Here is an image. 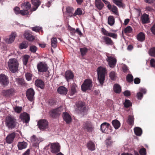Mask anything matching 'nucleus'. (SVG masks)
Masks as SVG:
<instances>
[{
    "instance_id": "393cba45",
    "label": "nucleus",
    "mask_w": 155,
    "mask_h": 155,
    "mask_svg": "<svg viewBox=\"0 0 155 155\" xmlns=\"http://www.w3.org/2000/svg\"><path fill=\"white\" fill-rule=\"evenodd\" d=\"M35 84L37 87L43 89L45 87V84L44 82L41 79H37L35 81Z\"/></svg>"
},
{
    "instance_id": "a18cd8bd",
    "label": "nucleus",
    "mask_w": 155,
    "mask_h": 155,
    "mask_svg": "<svg viewBox=\"0 0 155 155\" xmlns=\"http://www.w3.org/2000/svg\"><path fill=\"white\" fill-rule=\"evenodd\" d=\"M31 28L33 31L36 32H39L40 31H42L41 27L37 26L31 27Z\"/></svg>"
},
{
    "instance_id": "7c9ffc66",
    "label": "nucleus",
    "mask_w": 155,
    "mask_h": 155,
    "mask_svg": "<svg viewBox=\"0 0 155 155\" xmlns=\"http://www.w3.org/2000/svg\"><path fill=\"white\" fill-rule=\"evenodd\" d=\"M27 143L24 141L19 142L18 144V149L20 150L25 148L27 147Z\"/></svg>"
},
{
    "instance_id": "f704fd0d",
    "label": "nucleus",
    "mask_w": 155,
    "mask_h": 155,
    "mask_svg": "<svg viewBox=\"0 0 155 155\" xmlns=\"http://www.w3.org/2000/svg\"><path fill=\"white\" fill-rule=\"evenodd\" d=\"M108 24L111 26H113L115 23V19L112 15L109 16L108 18Z\"/></svg>"
},
{
    "instance_id": "6e6552de",
    "label": "nucleus",
    "mask_w": 155,
    "mask_h": 155,
    "mask_svg": "<svg viewBox=\"0 0 155 155\" xmlns=\"http://www.w3.org/2000/svg\"><path fill=\"white\" fill-rule=\"evenodd\" d=\"M37 68L38 71L40 72H45L47 71L48 67L47 64L43 61L40 62L37 65Z\"/></svg>"
},
{
    "instance_id": "13d9d810",
    "label": "nucleus",
    "mask_w": 155,
    "mask_h": 155,
    "mask_svg": "<svg viewBox=\"0 0 155 155\" xmlns=\"http://www.w3.org/2000/svg\"><path fill=\"white\" fill-rule=\"evenodd\" d=\"M139 152L140 155H146L147 154L146 150L144 148H142L140 149Z\"/></svg>"
},
{
    "instance_id": "f3484780",
    "label": "nucleus",
    "mask_w": 155,
    "mask_h": 155,
    "mask_svg": "<svg viewBox=\"0 0 155 155\" xmlns=\"http://www.w3.org/2000/svg\"><path fill=\"white\" fill-rule=\"evenodd\" d=\"M110 124L106 122H104L101 125V130L102 132L108 134L109 132L107 131V129H110Z\"/></svg>"
},
{
    "instance_id": "6e6d98bb",
    "label": "nucleus",
    "mask_w": 155,
    "mask_h": 155,
    "mask_svg": "<svg viewBox=\"0 0 155 155\" xmlns=\"http://www.w3.org/2000/svg\"><path fill=\"white\" fill-rule=\"evenodd\" d=\"M149 54L150 56L155 57V48L150 49L149 52Z\"/></svg>"
},
{
    "instance_id": "20e7f679",
    "label": "nucleus",
    "mask_w": 155,
    "mask_h": 155,
    "mask_svg": "<svg viewBox=\"0 0 155 155\" xmlns=\"http://www.w3.org/2000/svg\"><path fill=\"white\" fill-rule=\"evenodd\" d=\"M19 64L15 58L9 59L8 62V66L9 70L12 73L16 72L18 70Z\"/></svg>"
},
{
    "instance_id": "9d476101",
    "label": "nucleus",
    "mask_w": 155,
    "mask_h": 155,
    "mask_svg": "<svg viewBox=\"0 0 155 155\" xmlns=\"http://www.w3.org/2000/svg\"><path fill=\"white\" fill-rule=\"evenodd\" d=\"M106 60L108 62L110 67L113 68L115 66L117 60L115 57L112 56H107Z\"/></svg>"
},
{
    "instance_id": "37998d69",
    "label": "nucleus",
    "mask_w": 155,
    "mask_h": 155,
    "mask_svg": "<svg viewBox=\"0 0 155 155\" xmlns=\"http://www.w3.org/2000/svg\"><path fill=\"white\" fill-rule=\"evenodd\" d=\"M124 104L125 107L128 108L132 106V103L129 100L126 99Z\"/></svg>"
},
{
    "instance_id": "a19ab883",
    "label": "nucleus",
    "mask_w": 155,
    "mask_h": 155,
    "mask_svg": "<svg viewBox=\"0 0 155 155\" xmlns=\"http://www.w3.org/2000/svg\"><path fill=\"white\" fill-rule=\"evenodd\" d=\"M66 12L67 14L71 16H72L73 15V12L74 9L72 7H68L66 8Z\"/></svg>"
},
{
    "instance_id": "8fccbe9b",
    "label": "nucleus",
    "mask_w": 155,
    "mask_h": 155,
    "mask_svg": "<svg viewBox=\"0 0 155 155\" xmlns=\"http://www.w3.org/2000/svg\"><path fill=\"white\" fill-rule=\"evenodd\" d=\"M132 28L130 26H128L125 28L124 32L125 33H130L132 31Z\"/></svg>"
},
{
    "instance_id": "49530a36",
    "label": "nucleus",
    "mask_w": 155,
    "mask_h": 155,
    "mask_svg": "<svg viewBox=\"0 0 155 155\" xmlns=\"http://www.w3.org/2000/svg\"><path fill=\"white\" fill-rule=\"evenodd\" d=\"M87 49L86 48H80V51L81 55L83 56L85 55L87 52Z\"/></svg>"
},
{
    "instance_id": "4be33fe9",
    "label": "nucleus",
    "mask_w": 155,
    "mask_h": 155,
    "mask_svg": "<svg viewBox=\"0 0 155 155\" xmlns=\"http://www.w3.org/2000/svg\"><path fill=\"white\" fill-rule=\"evenodd\" d=\"M31 2L35 7L32 8L31 10V12L35 11L41 4V2L39 0H31Z\"/></svg>"
},
{
    "instance_id": "de8ad7c7",
    "label": "nucleus",
    "mask_w": 155,
    "mask_h": 155,
    "mask_svg": "<svg viewBox=\"0 0 155 155\" xmlns=\"http://www.w3.org/2000/svg\"><path fill=\"white\" fill-rule=\"evenodd\" d=\"M28 46V44L27 43L23 42L20 44L19 48L21 49L26 48Z\"/></svg>"
},
{
    "instance_id": "72a5a7b5",
    "label": "nucleus",
    "mask_w": 155,
    "mask_h": 155,
    "mask_svg": "<svg viewBox=\"0 0 155 155\" xmlns=\"http://www.w3.org/2000/svg\"><path fill=\"white\" fill-rule=\"evenodd\" d=\"M134 131L135 134L137 136H140L142 133V130L141 128L137 127L134 128Z\"/></svg>"
},
{
    "instance_id": "c9c22d12",
    "label": "nucleus",
    "mask_w": 155,
    "mask_h": 155,
    "mask_svg": "<svg viewBox=\"0 0 155 155\" xmlns=\"http://www.w3.org/2000/svg\"><path fill=\"white\" fill-rule=\"evenodd\" d=\"M137 38L138 41H143L145 39L144 34L142 32H140L137 35Z\"/></svg>"
},
{
    "instance_id": "69168bd1",
    "label": "nucleus",
    "mask_w": 155,
    "mask_h": 155,
    "mask_svg": "<svg viewBox=\"0 0 155 155\" xmlns=\"http://www.w3.org/2000/svg\"><path fill=\"white\" fill-rule=\"evenodd\" d=\"M150 30L152 33L155 35V24L151 28Z\"/></svg>"
},
{
    "instance_id": "052dcab7",
    "label": "nucleus",
    "mask_w": 155,
    "mask_h": 155,
    "mask_svg": "<svg viewBox=\"0 0 155 155\" xmlns=\"http://www.w3.org/2000/svg\"><path fill=\"white\" fill-rule=\"evenodd\" d=\"M68 29L72 35H74L76 33V30L75 29L71 27L69 25H68Z\"/></svg>"
},
{
    "instance_id": "0e129e2a",
    "label": "nucleus",
    "mask_w": 155,
    "mask_h": 155,
    "mask_svg": "<svg viewBox=\"0 0 155 155\" xmlns=\"http://www.w3.org/2000/svg\"><path fill=\"white\" fill-rule=\"evenodd\" d=\"M137 96L138 99L141 100L143 97V94L141 92H139L137 93Z\"/></svg>"
},
{
    "instance_id": "412c9836",
    "label": "nucleus",
    "mask_w": 155,
    "mask_h": 155,
    "mask_svg": "<svg viewBox=\"0 0 155 155\" xmlns=\"http://www.w3.org/2000/svg\"><path fill=\"white\" fill-rule=\"evenodd\" d=\"M65 77L67 81L68 82L69 80L73 79L74 75L71 71L68 70L65 72Z\"/></svg>"
},
{
    "instance_id": "864d4df0",
    "label": "nucleus",
    "mask_w": 155,
    "mask_h": 155,
    "mask_svg": "<svg viewBox=\"0 0 155 155\" xmlns=\"http://www.w3.org/2000/svg\"><path fill=\"white\" fill-rule=\"evenodd\" d=\"M82 11L80 8H78L75 11L74 14H73L74 16H76V15H80L82 14Z\"/></svg>"
},
{
    "instance_id": "f03ea898",
    "label": "nucleus",
    "mask_w": 155,
    "mask_h": 155,
    "mask_svg": "<svg viewBox=\"0 0 155 155\" xmlns=\"http://www.w3.org/2000/svg\"><path fill=\"white\" fill-rule=\"evenodd\" d=\"M5 124L8 129H12L16 127L18 123L14 117L8 115L5 118Z\"/></svg>"
},
{
    "instance_id": "c756f323",
    "label": "nucleus",
    "mask_w": 155,
    "mask_h": 155,
    "mask_svg": "<svg viewBox=\"0 0 155 155\" xmlns=\"http://www.w3.org/2000/svg\"><path fill=\"white\" fill-rule=\"evenodd\" d=\"M95 4L96 7L99 10L102 9L104 6V4L101 0H95Z\"/></svg>"
},
{
    "instance_id": "cd10ccee",
    "label": "nucleus",
    "mask_w": 155,
    "mask_h": 155,
    "mask_svg": "<svg viewBox=\"0 0 155 155\" xmlns=\"http://www.w3.org/2000/svg\"><path fill=\"white\" fill-rule=\"evenodd\" d=\"M108 9L111 10L116 15L118 14V12L117 8L114 5L112 6L110 4H108L107 5Z\"/></svg>"
},
{
    "instance_id": "09e8293b",
    "label": "nucleus",
    "mask_w": 155,
    "mask_h": 155,
    "mask_svg": "<svg viewBox=\"0 0 155 155\" xmlns=\"http://www.w3.org/2000/svg\"><path fill=\"white\" fill-rule=\"evenodd\" d=\"M14 11L16 15L20 14L22 15V14L21 12V10H20L19 8L16 7L14 8Z\"/></svg>"
},
{
    "instance_id": "473e14b6",
    "label": "nucleus",
    "mask_w": 155,
    "mask_h": 155,
    "mask_svg": "<svg viewBox=\"0 0 155 155\" xmlns=\"http://www.w3.org/2000/svg\"><path fill=\"white\" fill-rule=\"evenodd\" d=\"M134 118L133 115H129L128 117L127 122L128 124L131 126H133L134 124Z\"/></svg>"
},
{
    "instance_id": "aec40b11",
    "label": "nucleus",
    "mask_w": 155,
    "mask_h": 155,
    "mask_svg": "<svg viewBox=\"0 0 155 155\" xmlns=\"http://www.w3.org/2000/svg\"><path fill=\"white\" fill-rule=\"evenodd\" d=\"M20 118L21 120L26 123H28L30 120L29 115L26 113L21 114L20 116Z\"/></svg>"
},
{
    "instance_id": "e433bc0d",
    "label": "nucleus",
    "mask_w": 155,
    "mask_h": 155,
    "mask_svg": "<svg viewBox=\"0 0 155 155\" xmlns=\"http://www.w3.org/2000/svg\"><path fill=\"white\" fill-rule=\"evenodd\" d=\"M112 123L113 125L116 129H118L120 127V122L117 120H113Z\"/></svg>"
},
{
    "instance_id": "b1692460",
    "label": "nucleus",
    "mask_w": 155,
    "mask_h": 155,
    "mask_svg": "<svg viewBox=\"0 0 155 155\" xmlns=\"http://www.w3.org/2000/svg\"><path fill=\"white\" fill-rule=\"evenodd\" d=\"M57 91L58 93L63 95H65L68 92L67 89L63 86L59 87L58 88Z\"/></svg>"
},
{
    "instance_id": "ea45409f",
    "label": "nucleus",
    "mask_w": 155,
    "mask_h": 155,
    "mask_svg": "<svg viewBox=\"0 0 155 155\" xmlns=\"http://www.w3.org/2000/svg\"><path fill=\"white\" fill-rule=\"evenodd\" d=\"M51 46L55 48L57 46V40L56 38H53L51 39Z\"/></svg>"
},
{
    "instance_id": "0eeeda50",
    "label": "nucleus",
    "mask_w": 155,
    "mask_h": 155,
    "mask_svg": "<svg viewBox=\"0 0 155 155\" xmlns=\"http://www.w3.org/2000/svg\"><path fill=\"white\" fill-rule=\"evenodd\" d=\"M82 128L85 131L90 133H92L94 130L93 125L89 121L84 122L82 125Z\"/></svg>"
},
{
    "instance_id": "4d7b16f0",
    "label": "nucleus",
    "mask_w": 155,
    "mask_h": 155,
    "mask_svg": "<svg viewBox=\"0 0 155 155\" xmlns=\"http://www.w3.org/2000/svg\"><path fill=\"white\" fill-rule=\"evenodd\" d=\"M109 76L111 80H114L116 78V74L114 71H111L110 74Z\"/></svg>"
},
{
    "instance_id": "5701e85b",
    "label": "nucleus",
    "mask_w": 155,
    "mask_h": 155,
    "mask_svg": "<svg viewBox=\"0 0 155 155\" xmlns=\"http://www.w3.org/2000/svg\"><path fill=\"white\" fill-rule=\"evenodd\" d=\"M63 117L64 120L68 124H70L71 121V116L67 113H64Z\"/></svg>"
},
{
    "instance_id": "774afa93",
    "label": "nucleus",
    "mask_w": 155,
    "mask_h": 155,
    "mask_svg": "<svg viewBox=\"0 0 155 155\" xmlns=\"http://www.w3.org/2000/svg\"><path fill=\"white\" fill-rule=\"evenodd\" d=\"M106 143L107 146H110L113 143L110 139H107L106 140Z\"/></svg>"
},
{
    "instance_id": "4c0bfd02",
    "label": "nucleus",
    "mask_w": 155,
    "mask_h": 155,
    "mask_svg": "<svg viewBox=\"0 0 155 155\" xmlns=\"http://www.w3.org/2000/svg\"><path fill=\"white\" fill-rule=\"evenodd\" d=\"M113 89L115 93H119L121 91V87L118 84H115L114 86Z\"/></svg>"
},
{
    "instance_id": "1a4fd4ad",
    "label": "nucleus",
    "mask_w": 155,
    "mask_h": 155,
    "mask_svg": "<svg viewBox=\"0 0 155 155\" xmlns=\"http://www.w3.org/2000/svg\"><path fill=\"white\" fill-rule=\"evenodd\" d=\"M9 83L8 76L3 74H0V84L4 87L7 86Z\"/></svg>"
},
{
    "instance_id": "a211bd4d",
    "label": "nucleus",
    "mask_w": 155,
    "mask_h": 155,
    "mask_svg": "<svg viewBox=\"0 0 155 155\" xmlns=\"http://www.w3.org/2000/svg\"><path fill=\"white\" fill-rule=\"evenodd\" d=\"M15 91L13 88H12L6 90H4L2 92L3 94L6 97H11L14 95Z\"/></svg>"
},
{
    "instance_id": "9b49d317",
    "label": "nucleus",
    "mask_w": 155,
    "mask_h": 155,
    "mask_svg": "<svg viewBox=\"0 0 155 155\" xmlns=\"http://www.w3.org/2000/svg\"><path fill=\"white\" fill-rule=\"evenodd\" d=\"M63 110L62 107H60L51 110L50 112V115L52 117H54L60 115Z\"/></svg>"
},
{
    "instance_id": "f8f14e48",
    "label": "nucleus",
    "mask_w": 155,
    "mask_h": 155,
    "mask_svg": "<svg viewBox=\"0 0 155 155\" xmlns=\"http://www.w3.org/2000/svg\"><path fill=\"white\" fill-rule=\"evenodd\" d=\"M60 146L58 143H53L51 144V151L52 153H56L60 150Z\"/></svg>"
},
{
    "instance_id": "dca6fc26",
    "label": "nucleus",
    "mask_w": 155,
    "mask_h": 155,
    "mask_svg": "<svg viewBox=\"0 0 155 155\" xmlns=\"http://www.w3.org/2000/svg\"><path fill=\"white\" fill-rule=\"evenodd\" d=\"M26 94L28 98L30 101H33L35 92L33 89H28L26 92Z\"/></svg>"
},
{
    "instance_id": "f257e3e1",
    "label": "nucleus",
    "mask_w": 155,
    "mask_h": 155,
    "mask_svg": "<svg viewBox=\"0 0 155 155\" xmlns=\"http://www.w3.org/2000/svg\"><path fill=\"white\" fill-rule=\"evenodd\" d=\"M101 31L103 34L105 36L102 37V39L105 44L108 45H113L114 42L108 36L116 39L117 37V34L109 32L103 28H101Z\"/></svg>"
},
{
    "instance_id": "2f4dec72",
    "label": "nucleus",
    "mask_w": 155,
    "mask_h": 155,
    "mask_svg": "<svg viewBox=\"0 0 155 155\" xmlns=\"http://www.w3.org/2000/svg\"><path fill=\"white\" fill-rule=\"evenodd\" d=\"M87 146L88 148L90 150L93 151L95 149L94 143L91 141H89L87 143Z\"/></svg>"
},
{
    "instance_id": "c85d7f7f",
    "label": "nucleus",
    "mask_w": 155,
    "mask_h": 155,
    "mask_svg": "<svg viewBox=\"0 0 155 155\" xmlns=\"http://www.w3.org/2000/svg\"><path fill=\"white\" fill-rule=\"evenodd\" d=\"M17 36L15 32H12L11 34L9 39L7 38L5 40V41L8 43H11L14 40L15 37Z\"/></svg>"
},
{
    "instance_id": "bf43d9fd",
    "label": "nucleus",
    "mask_w": 155,
    "mask_h": 155,
    "mask_svg": "<svg viewBox=\"0 0 155 155\" xmlns=\"http://www.w3.org/2000/svg\"><path fill=\"white\" fill-rule=\"evenodd\" d=\"M37 50V47L34 45H31L30 47V51L32 52L35 53Z\"/></svg>"
},
{
    "instance_id": "2eb2a0df",
    "label": "nucleus",
    "mask_w": 155,
    "mask_h": 155,
    "mask_svg": "<svg viewBox=\"0 0 155 155\" xmlns=\"http://www.w3.org/2000/svg\"><path fill=\"white\" fill-rule=\"evenodd\" d=\"M15 136L16 134L14 132L8 135L5 139L6 143L8 144L12 143L13 142Z\"/></svg>"
},
{
    "instance_id": "c03bdc74",
    "label": "nucleus",
    "mask_w": 155,
    "mask_h": 155,
    "mask_svg": "<svg viewBox=\"0 0 155 155\" xmlns=\"http://www.w3.org/2000/svg\"><path fill=\"white\" fill-rule=\"evenodd\" d=\"M76 93L75 86L73 84L71 87V90L70 92V95L71 96Z\"/></svg>"
},
{
    "instance_id": "ddd939ff",
    "label": "nucleus",
    "mask_w": 155,
    "mask_h": 155,
    "mask_svg": "<svg viewBox=\"0 0 155 155\" xmlns=\"http://www.w3.org/2000/svg\"><path fill=\"white\" fill-rule=\"evenodd\" d=\"M39 128L41 130H44L48 128V122L45 120H40L38 123Z\"/></svg>"
},
{
    "instance_id": "a878e982",
    "label": "nucleus",
    "mask_w": 155,
    "mask_h": 155,
    "mask_svg": "<svg viewBox=\"0 0 155 155\" xmlns=\"http://www.w3.org/2000/svg\"><path fill=\"white\" fill-rule=\"evenodd\" d=\"M141 20L143 24L149 22V15L146 13L143 14L141 17Z\"/></svg>"
},
{
    "instance_id": "5fc2aeb1",
    "label": "nucleus",
    "mask_w": 155,
    "mask_h": 155,
    "mask_svg": "<svg viewBox=\"0 0 155 155\" xmlns=\"http://www.w3.org/2000/svg\"><path fill=\"white\" fill-rule=\"evenodd\" d=\"M26 79L28 81H30L31 79L32 74L30 73H27L25 74Z\"/></svg>"
},
{
    "instance_id": "bb28decb",
    "label": "nucleus",
    "mask_w": 155,
    "mask_h": 155,
    "mask_svg": "<svg viewBox=\"0 0 155 155\" xmlns=\"http://www.w3.org/2000/svg\"><path fill=\"white\" fill-rule=\"evenodd\" d=\"M31 142L33 143V146L35 147H37L39 143V141L35 135H33L31 138Z\"/></svg>"
},
{
    "instance_id": "58836bf2",
    "label": "nucleus",
    "mask_w": 155,
    "mask_h": 155,
    "mask_svg": "<svg viewBox=\"0 0 155 155\" xmlns=\"http://www.w3.org/2000/svg\"><path fill=\"white\" fill-rule=\"evenodd\" d=\"M113 2L119 7H123L124 6L122 0H113Z\"/></svg>"
},
{
    "instance_id": "680f3d73",
    "label": "nucleus",
    "mask_w": 155,
    "mask_h": 155,
    "mask_svg": "<svg viewBox=\"0 0 155 155\" xmlns=\"http://www.w3.org/2000/svg\"><path fill=\"white\" fill-rule=\"evenodd\" d=\"M22 107H16L15 108V110L17 113H19L22 110Z\"/></svg>"
},
{
    "instance_id": "423d86ee",
    "label": "nucleus",
    "mask_w": 155,
    "mask_h": 155,
    "mask_svg": "<svg viewBox=\"0 0 155 155\" xmlns=\"http://www.w3.org/2000/svg\"><path fill=\"white\" fill-rule=\"evenodd\" d=\"M92 86V81L90 79H87L85 80L81 85V88L83 91H86L87 90L91 89Z\"/></svg>"
},
{
    "instance_id": "39448f33",
    "label": "nucleus",
    "mask_w": 155,
    "mask_h": 155,
    "mask_svg": "<svg viewBox=\"0 0 155 155\" xmlns=\"http://www.w3.org/2000/svg\"><path fill=\"white\" fill-rule=\"evenodd\" d=\"M21 7L22 9L21 12L22 15H30L33 12H31V5L29 2H26L21 4Z\"/></svg>"
},
{
    "instance_id": "6ab92c4d",
    "label": "nucleus",
    "mask_w": 155,
    "mask_h": 155,
    "mask_svg": "<svg viewBox=\"0 0 155 155\" xmlns=\"http://www.w3.org/2000/svg\"><path fill=\"white\" fill-rule=\"evenodd\" d=\"M25 38L28 40L31 41H33L35 39V37L32 35L29 31H25L24 34Z\"/></svg>"
},
{
    "instance_id": "4468645a",
    "label": "nucleus",
    "mask_w": 155,
    "mask_h": 155,
    "mask_svg": "<svg viewBox=\"0 0 155 155\" xmlns=\"http://www.w3.org/2000/svg\"><path fill=\"white\" fill-rule=\"evenodd\" d=\"M77 108L76 110L81 113L84 112L86 110V107L84 103L81 101H79L76 104Z\"/></svg>"
},
{
    "instance_id": "3c124183",
    "label": "nucleus",
    "mask_w": 155,
    "mask_h": 155,
    "mask_svg": "<svg viewBox=\"0 0 155 155\" xmlns=\"http://www.w3.org/2000/svg\"><path fill=\"white\" fill-rule=\"evenodd\" d=\"M126 80L129 82H131L133 80V77L132 75L128 74L126 77Z\"/></svg>"
},
{
    "instance_id": "338daca9",
    "label": "nucleus",
    "mask_w": 155,
    "mask_h": 155,
    "mask_svg": "<svg viewBox=\"0 0 155 155\" xmlns=\"http://www.w3.org/2000/svg\"><path fill=\"white\" fill-rule=\"evenodd\" d=\"M140 79L137 78H136L134 80V82L135 84H138L140 83Z\"/></svg>"
},
{
    "instance_id": "603ef678",
    "label": "nucleus",
    "mask_w": 155,
    "mask_h": 155,
    "mask_svg": "<svg viewBox=\"0 0 155 155\" xmlns=\"http://www.w3.org/2000/svg\"><path fill=\"white\" fill-rule=\"evenodd\" d=\"M16 81L19 85H22L25 84V82L24 80L22 78H17L16 79Z\"/></svg>"
},
{
    "instance_id": "7ed1b4c3",
    "label": "nucleus",
    "mask_w": 155,
    "mask_h": 155,
    "mask_svg": "<svg viewBox=\"0 0 155 155\" xmlns=\"http://www.w3.org/2000/svg\"><path fill=\"white\" fill-rule=\"evenodd\" d=\"M106 71L105 68L102 67H99L97 69L98 79L101 86L103 85L105 80Z\"/></svg>"
},
{
    "instance_id": "79ce46f5",
    "label": "nucleus",
    "mask_w": 155,
    "mask_h": 155,
    "mask_svg": "<svg viewBox=\"0 0 155 155\" xmlns=\"http://www.w3.org/2000/svg\"><path fill=\"white\" fill-rule=\"evenodd\" d=\"M29 58L30 56L27 55H25L23 56L22 61L23 64L25 65H26Z\"/></svg>"
},
{
    "instance_id": "e2e57ef3",
    "label": "nucleus",
    "mask_w": 155,
    "mask_h": 155,
    "mask_svg": "<svg viewBox=\"0 0 155 155\" xmlns=\"http://www.w3.org/2000/svg\"><path fill=\"white\" fill-rule=\"evenodd\" d=\"M150 65L151 67H155V60L153 58H152L150 60Z\"/></svg>"
}]
</instances>
